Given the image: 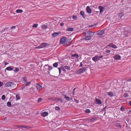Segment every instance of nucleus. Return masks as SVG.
<instances>
[{"label": "nucleus", "mask_w": 131, "mask_h": 131, "mask_svg": "<svg viewBox=\"0 0 131 131\" xmlns=\"http://www.w3.org/2000/svg\"><path fill=\"white\" fill-rule=\"evenodd\" d=\"M6 88L10 87L12 88H14L16 86V84L13 82L9 81L6 82L5 85Z\"/></svg>", "instance_id": "1"}, {"label": "nucleus", "mask_w": 131, "mask_h": 131, "mask_svg": "<svg viewBox=\"0 0 131 131\" xmlns=\"http://www.w3.org/2000/svg\"><path fill=\"white\" fill-rule=\"evenodd\" d=\"M86 68L83 67L79 69L77 71V72L78 74H81L83 73L86 70Z\"/></svg>", "instance_id": "2"}, {"label": "nucleus", "mask_w": 131, "mask_h": 131, "mask_svg": "<svg viewBox=\"0 0 131 131\" xmlns=\"http://www.w3.org/2000/svg\"><path fill=\"white\" fill-rule=\"evenodd\" d=\"M105 30L103 29L101 30H99L97 31V34L99 36V37H101L103 36V35L104 33Z\"/></svg>", "instance_id": "3"}, {"label": "nucleus", "mask_w": 131, "mask_h": 131, "mask_svg": "<svg viewBox=\"0 0 131 131\" xmlns=\"http://www.w3.org/2000/svg\"><path fill=\"white\" fill-rule=\"evenodd\" d=\"M67 42L66 38L63 37L61 38L60 40V43L63 44Z\"/></svg>", "instance_id": "4"}, {"label": "nucleus", "mask_w": 131, "mask_h": 131, "mask_svg": "<svg viewBox=\"0 0 131 131\" xmlns=\"http://www.w3.org/2000/svg\"><path fill=\"white\" fill-rule=\"evenodd\" d=\"M131 33V30H125L124 31V35L126 37H127Z\"/></svg>", "instance_id": "5"}, {"label": "nucleus", "mask_w": 131, "mask_h": 131, "mask_svg": "<svg viewBox=\"0 0 131 131\" xmlns=\"http://www.w3.org/2000/svg\"><path fill=\"white\" fill-rule=\"evenodd\" d=\"M92 60L95 62H96L99 60V58H98V56L96 55L92 58Z\"/></svg>", "instance_id": "6"}, {"label": "nucleus", "mask_w": 131, "mask_h": 131, "mask_svg": "<svg viewBox=\"0 0 131 131\" xmlns=\"http://www.w3.org/2000/svg\"><path fill=\"white\" fill-rule=\"evenodd\" d=\"M45 67H46V69L50 71L53 68V67L52 66L48 65V64L45 65Z\"/></svg>", "instance_id": "7"}, {"label": "nucleus", "mask_w": 131, "mask_h": 131, "mask_svg": "<svg viewBox=\"0 0 131 131\" xmlns=\"http://www.w3.org/2000/svg\"><path fill=\"white\" fill-rule=\"evenodd\" d=\"M87 12L89 14H90L92 13V10L89 6H87L86 8Z\"/></svg>", "instance_id": "8"}, {"label": "nucleus", "mask_w": 131, "mask_h": 131, "mask_svg": "<svg viewBox=\"0 0 131 131\" xmlns=\"http://www.w3.org/2000/svg\"><path fill=\"white\" fill-rule=\"evenodd\" d=\"M71 57L72 59H77L79 57V55L78 54L75 53L72 55Z\"/></svg>", "instance_id": "9"}, {"label": "nucleus", "mask_w": 131, "mask_h": 131, "mask_svg": "<svg viewBox=\"0 0 131 131\" xmlns=\"http://www.w3.org/2000/svg\"><path fill=\"white\" fill-rule=\"evenodd\" d=\"M98 8L100 10V14H101L104 11V8L102 6H99Z\"/></svg>", "instance_id": "10"}, {"label": "nucleus", "mask_w": 131, "mask_h": 131, "mask_svg": "<svg viewBox=\"0 0 131 131\" xmlns=\"http://www.w3.org/2000/svg\"><path fill=\"white\" fill-rule=\"evenodd\" d=\"M114 59L115 60H119L121 59V57L118 54H116V55L113 57Z\"/></svg>", "instance_id": "11"}, {"label": "nucleus", "mask_w": 131, "mask_h": 131, "mask_svg": "<svg viewBox=\"0 0 131 131\" xmlns=\"http://www.w3.org/2000/svg\"><path fill=\"white\" fill-rule=\"evenodd\" d=\"M61 32H54L52 34V36L53 38L56 37L58 36L59 34H61Z\"/></svg>", "instance_id": "12"}, {"label": "nucleus", "mask_w": 131, "mask_h": 131, "mask_svg": "<svg viewBox=\"0 0 131 131\" xmlns=\"http://www.w3.org/2000/svg\"><path fill=\"white\" fill-rule=\"evenodd\" d=\"M107 46L112 47L113 48L116 49L117 48V47L115 45H114L112 43H110Z\"/></svg>", "instance_id": "13"}, {"label": "nucleus", "mask_w": 131, "mask_h": 131, "mask_svg": "<svg viewBox=\"0 0 131 131\" xmlns=\"http://www.w3.org/2000/svg\"><path fill=\"white\" fill-rule=\"evenodd\" d=\"M48 113L46 112H42L41 114V116L43 117H45L48 115Z\"/></svg>", "instance_id": "14"}, {"label": "nucleus", "mask_w": 131, "mask_h": 131, "mask_svg": "<svg viewBox=\"0 0 131 131\" xmlns=\"http://www.w3.org/2000/svg\"><path fill=\"white\" fill-rule=\"evenodd\" d=\"M81 15L83 17L85 18H86V15L84 13V12L83 11H81L80 12Z\"/></svg>", "instance_id": "15"}, {"label": "nucleus", "mask_w": 131, "mask_h": 131, "mask_svg": "<svg viewBox=\"0 0 131 131\" xmlns=\"http://www.w3.org/2000/svg\"><path fill=\"white\" fill-rule=\"evenodd\" d=\"M95 102L96 104H98L100 105L102 103L101 101L99 99L97 98L96 99Z\"/></svg>", "instance_id": "16"}, {"label": "nucleus", "mask_w": 131, "mask_h": 131, "mask_svg": "<svg viewBox=\"0 0 131 131\" xmlns=\"http://www.w3.org/2000/svg\"><path fill=\"white\" fill-rule=\"evenodd\" d=\"M40 46L41 48H43L47 46V43H41Z\"/></svg>", "instance_id": "17"}, {"label": "nucleus", "mask_w": 131, "mask_h": 131, "mask_svg": "<svg viewBox=\"0 0 131 131\" xmlns=\"http://www.w3.org/2000/svg\"><path fill=\"white\" fill-rule=\"evenodd\" d=\"M91 36H85L84 38V39L86 40H91Z\"/></svg>", "instance_id": "18"}, {"label": "nucleus", "mask_w": 131, "mask_h": 131, "mask_svg": "<svg viewBox=\"0 0 131 131\" xmlns=\"http://www.w3.org/2000/svg\"><path fill=\"white\" fill-rule=\"evenodd\" d=\"M37 89L40 91L42 89V86L40 85L39 84L37 83L36 84Z\"/></svg>", "instance_id": "19"}, {"label": "nucleus", "mask_w": 131, "mask_h": 131, "mask_svg": "<svg viewBox=\"0 0 131 131\" xmlns=\"http://www.w3.org/2000/svg\"><path fill=\"white\" fill-rule=\"evenodd\" d=\"M107 95L111 97H112L114 96L113 93L112 92H110L108 93Z\"/></svg>", "instance_id": "20"}, {"label": "nucleus", "mask_w": 131, "mask_h": 131, "mask_svg": "<svg viewBox=\"0 0 131 131\" xmlns=\"http://www.w3.org/2000/svg\"><path fill=\"white\" fill-rule=\"evenodd\" d=\"M96 120V118L94 117H92L89 119L90 122H94Z\"/></svg>", "instance_id": "21"}, {"label": "nucleus", "mask_w": 131, "mask_h": 131, "mask_svg": "<svg viewBox=\"0 0 131 131\" xmlns=\"http://www.w3.org/2000/svg\"><path fill=\"white\" fill-rule=\"evenodd\" d=\"M87 34L89 35L90 36L92 35V36L95 34V33L94 32H87Z\"/></svg>", "instance_id": "22"}, {"label": "nucleus", "mask_w": 131, "mask_h": 131, "mask_svg": "<svg viewBox=\"0 0 131 131\" xmlns=\"http://www.w3.org/2000/svg\"><path fill=\"white\" fill-rule=\"evenodd\" d=\"M16 12L17 13H21L23 12V10L22 9H18L16 10Z\"/></svg>", "instance_id": "23"}, {"label": "nucleus", "mask_w": 131, "mask_h": 131, "mask_svg": "<svg viewBox=\"0 0 131 131\" xmlns=\"http://www.w3.org/2000/svg\"><path fill=\"white\" fill-rule=\"evenodd\" d=\"M23 82L24 83H26L27 82V78L25 77H24L23 78Z\"/></svg>", "instance_id": "24"}, {"label": "nucleus", "mask_w": 131, "mask_h": 131, "mask_svg": "<svg viewBox=\"0 0 131 131\" xmlns=\"http://www.w3.org/2000/svg\"><path fill=\"white\" fill-rule=\"evenodd\" d=\"M67 30L69 31H73V28L69 27L67 28Z\"/></svg>", "instance_id": "25"}, {"label": "nucleus", "mask_w": 131, "mask_h": 131, "mask_svg": "<svg viewBox=\"0 0 131 131\" xmlns=\"http://www.w3.org/2000/svg\"><path fill=\"white\" fill-rule=\"evenodd\" d=\"M6 69L8 71H10L13 70V69L10 67H7Z\"/></svg>", "instance_id": "26"}, {"label": "nucleus", "mask_w": 131, "mask_h": 131, "mask_svg": "<svg viewBox=\"0 0 131 131\" xmlns=\"http://www.w3.org/2000/svg\"><path fill=\"white\" fill-rule=\"evenodd\" d=\"M42 29H45L48 28V26L47 25H43L42 26Z\"/></svg>", "instance_id": "27"}, {"label": "nucleus", "mask_w": 131, "mask_h": 131, "mask_svg": "<svg viewBox=\"0 0 131 131\" xmlns=\"http://www.w3.org/2000/svg\"><path fill=\"white\" fill-rule=\"evenodd\" d=\"M64 98L66 99V100L68 101H70L69 97L68 96H67L66 95H64Z\"/></svg>", "instance_id": "28"}, {"label": "nucleus", "mask_w": 131, "mask_h": 131, "mask_svg": "<svg viewBox=\"0 0 131 131\" xmlns=\"http://www.w3.org/2000/svg\"><path fill=\"white\" fill-rule=\"evenodd\" d=\"M20 97L19 95H16V100H18L20 99Z\"/></svg>", "instance_id": "29"}, {"label": "nucleus", "mask_w": 131, "mask_h": 131, "mask_svg": "<svg viewBox=\"0 0 131 131\" xmlns=\"http://www.w3.org/2000/svg\"><path fill=\"white\" fill-rule=\"evenodd\" d=\"M21 127L23 128H24L26 129H28L30 128V127L28 126H24L23 125H21Z\"/></svg>", "instance_id": "30"}, {"label": "nucleus", "mask_w": 131, "mask_h": 131, "mask_svg": "<svg viewBox=\"0 0 131 131\" xmlns=\"http://www.w3.org/2000/svg\"><path fill=\"white\" fill-rule=\"evenodd\" d=\"M116 126H117L119 128H121L122 127L119 124H118L117 123L116 124Z\"/></svg>", "instance_id": "31"}, {"label": "nucleus", "mask_w": 131, "mask_h": 131, "mask_svg": "<svg viewBox=\"0 0 131 131\" xmlns=\"http://www.w3.org/2000/svg\"><path fill=\"white\" fill-rule=\"evenodd\" d=\"M85 112L87 113H89L91 112V111L89 109H87L85 110Z\"/></svg>", "instance_id": "32"}, {"label": "nucleus", "mask_w": 131, "mask_h": 131, "mask_svg": "<svg viewBox=\"0 0 131 131\" xmlns=\"http://www.w3.org/2000/svg\"><path fill=\"white\" fill-rule=\"evenodd\" d=\"M53 66L54 67H57L58 65L57 62H56L53 64Z\"/></svg>", "instance_id": "33"}, {"label": "nucleus", "mask_w": 131, "mask_h": 131, "mask_svg": "<svg viewBox=\"0 0 131 131\" xmlns=\"http://www.w3.org/2000/svg\"><path fill=\"white\" fill-rule=\"evenodd\" d=\"M7 105L8 106L10 107L11 106V103L10 102H8L7 103Z\"/></svg>", "instance_id": "34"}, {"label": "nucleus", "mask_w": 131, "mask_h": 131, "mask_svg": "<svg viewBox=\"0 0 131 131\" xmlns=\"http://www.w3.org/2000/svg\"><path fill=\"white\" fill-rule=\"evenodd\" d=\"M19 71V69L17 67L15 68V70H14V71L15 72H18Z\"/></svg>", "instance_id": "35"}, {"label": "nucleus", "mask_w": 131, "mask_h": 131, "mask_svg": "<svg viewBox=\"0 0 131 131\" xmlns=\"http://www.w3.org/2000/svg\"><path fill=\"white\" fill-rule=\"evenodd\" d=\"M124 96L125 97H126L129 96V94L127 93H125L124 94Z\"/></svg>", "instance_id": "36"}, {"label": "nucleus", "mask_w": 131, "mask_h": 131, "mask_svg": "<svg viewBox=\"0 0 131 131\" xmlns=\"http://www.w3.org/2000/svg\"><path fill=\"white\" fill-rule=\"evenodd\" d=\"M31 83V82H26V83H25V86H27L29 85V84H30Z\"/></svg>", "instance_id": "37"}, {"label": "nucleus", "mask_w": 131, "mask_h": 131, "mask_svg": "<svg viewBox=\"0 0 131 131\" xmlns=\"http://www.w3.org/2000/svg\"><path fill=\"white\" fill-rule=\"evenodd\" d=\"M64 67H65V69H66L67 70H70V67H69L68 66H66Z\"/></svg>", "instance_id": "38"}, {"label": "nucleus", "mask_w": 131, "mask_h": 131, "mask_svg": "<svg viewBox=\"0 0 131 131\" xmlns=\"http://www.w3.org/2000/svg\"><path fill=\"white\" fill-rule=\"evenodd\" d=\"M126 81L127 82L131 81V77L127 79L126 80Z\"/></svg>", "instance_id": "39"}, {"label": "nucleus", "mask_w": 131, "mask_h": 131, "mask_svg": "<svg viewBox=\"0 0 131 131\" xmlns=\"http://www.w3.org/2000/svg\"><path fill=\"white\" fill-rule=\"evenodd\" d=\"M55 109L57 111L60 110V108L59 107H58L56 106L55 108Z\"/></svg>", "instance_id": "40"}, {"label": "nucleus", "mask_w": 131, "mask_h": 131, "mask_svg": "<svg viewBox=\"0 0 131 131\" xmlns=\"http://www.w3.org/2000/svg\"><path fill=\"white\" fill-rule=\"evenodd\" d=\"M120 110L122 111H125L124 108L123 106H122L121 107Z\"/></svg>", "instance_id": "41"}, {"label": "nucleus", "mask_w": 131, "mask_h": 131, "mask_svg": "<svg viewBox=\"0 0 131 131\" xmlns=\"http://www.w3.org/2000/svg\"><path fill=\"white\" fill-rule=\"evenodd\" d=\"M5 96L4 95H2V100H4L5 99Z\"/></svg>", "instance_id": "42"}, {"label": "nucleus", "mask_w": 131, "mask_h": 131, "mask_svg": "<svg viewBox=\"0 0 131 131\" xmlns=\"http://www.w3.org/2000/svg\"><path fill=\"white\" fill-rule=\"evenodd\" d=\"M38 26V25L37 24H34L32 26L33 27H36Z\"/></svg>", "instance_id": "43"}, {"label": "nucleus", "mask_w": 131, "mask_h": 131, "mask_svg": "<svg viewBox=\"0 0 131 131\" xmlns=\"http://www.w3.org/2000/svg\"><path fill=\"white\" fill-rule=\"evenodd\" d=\"M111 51L110 50L106 49L105 50V52L106 53H109Z\"/></svg>", "instance_id": "44"}, {"label": "nucleus", "mask_w": 131, "mask_h": 131, "mask_svg": "<svg viewBox=\"0 0 131 131\" xmlns=\"http://www.w3.org/2000/svg\"><path fill=\"white\" fill-rule=\"evenodd\" d=\"M123 16V14L122 13H120L119 14V16L121 18Z\"/></svg>", "instance_id": "45"}, {"label": "nucleus", "mask_w": 131, "mask_h": 131, "mask_svg": "<svg viewBox=\"0 0 131 131\" xmlns=\"http://www.w3.org/2000/svg\"><path fill=\"white\" fill-rule=\"evenodd\" d=\"M73 18L74 19H76L77 18V17L76 16H72Z\"/></svg>", "instance_id": "46"}, {"label": "nucleus", "mask_w": 131, "mask_h": 131, "mask_svg": "<svg viewBox=\"0 0 131 131\" xmlns=\"http://www.w3.org/2000/svg\"><path fill=\"white\" fill-rule=\"evenodd\" d=\"M21 125H15L14 126L15 127H17L18 128H20L21 127Z\"/></svg>", "instance_id": "47"}, {"label": "nucleus", "mask_w": 131, "mask_h": 131, "mask_svg": "<svg viewBox=\"0 0 131 131\" xmlns=\"http://www.w3.org/2000/svg\"><path fill=\"white\" fill-rule=\"evenodd\" d=\"M74 101L75 102H76L77 103H78L79 102V101L78 100H76V99H74Z\"/></svg>", "instance_id": "48"}, {"label": "nucleus", "mask_w": 131, "mask_h": 131, "mask_svg": "<svg viewBox=\"0 0 131 131\" xmlns=\"http://www.w3.org/2000/svg\"><path fill=\"white\" fill-rule=\"evenodd\" d=\"M42 99L41 98H39L38 99V102H40L42 100Z\"/></svg>", "instance_id": "49"}, {"label": "nucleus", "mask_w": 131, "mask_h": 131, "mask_svg": "<svg viewBox=\"0 0 131 131\" xmlns=\"http://www.w3.org/2000/svg\"><path fill=\"white\" fill-rule=\"evenodd\" d=\"M3 85V83L0 82V87L2 86Z\"/></svg>", "instance_id": "50"}, {"label": "nucleus", "mask_w": 131, "mask_h": 131, "mask_svg": "<svg viewBox=\"0 0 131 131\" xmlns=\"http://www.w3.org/2000/svg\"><path fill=\"white\" fill-rule=\"evenodd\" d=\"M103 57V56H98V58H99V60L101 58H102Z\"/></svg>", "instance_id": "51"}, {"label": "nucleus", "mask_w": 131, "mask_h": 131, "mask_svg": "<svg viewBox=\"0 0 131 131\" xmlns=\"http://www.w3.org/2000/svg\"><path fill=\"white\" fill-rule=\"evenodd\" d=\"M35 49H40L41 48L40 45L38 47H35Z\"/></svg>", "instance_id": "52"}, {"label": "nucleus", "mask_w": 131, "mask_h": 131, "mask_svg": "<svg viewBox=\"0 0 131 131\" xmlns=\"http://www.w3.org/2000/svg\"><path fill=\"white\" fill-rule=\"evenodd\" d=\"M58 100L59 101H60L61 102H62V99H60V98H58Z\"/></svg>", "instance_id": "53"}, {"label": "nucleus", "mask_w": 131, "mask_h": 131, "mask_svg": "<svg viewBox=\"0 0 131 131\" xmlns=\"http://www.w3.org/2000/svg\"><path fill=\"white\" fill-rule=\"evenodd\" d=\"M58 69L59 70V73L60 74V73H61V69H60V68H58Z\"/></svg>", "instance_id": "54"}, {"label": "nucleus", "mask_w": 131, "mask_h": 131, "mask_svg": "<svg viewBox=\"0 0 131 131\" xmlns=\"http://www.w3.org/2000/svg\"><path fill=\"white\" fill-rule=\"evenodd\" d=\"M61 69L63 71H65L64 68L63 67H61Z\"/></svg>", "instance_id": "55"}, {"label": "nucleus", "mask_w": 131, "mask_h": 131, "mask_svg": "<svg viewBox=\"0 0 131 131\" xmlns=\"http://www.w3.org/2000/svg\"><path fill=\"white\" fill-rule=\"evenodd\" d=\"M95 25H96L94 24V25H90L89 26V27H92L94 26Z\"/></svg>", "instance_id": "56"}, {"label": "nucleus", "mask_w": 131, "mask_h": 131, "mask_svg": "<svg viewBox=\"0 0 131 131\" xmlns=\"http://www.w3.org/2000/svg\"><path fill=\"white\" fill-rule=\"evenodd\" d=\"M80 67H83V64H82V62H81L80 63Z\"/></svg>", "instance_id": "57"}, {"label": "nucleus", "mask_w": 131, "mask_h": 131, "mask_svg": "<svg viewBox=\"0 0 131 131\" xmlns=\"http://www.w3.org/2000/svg\"><path fill=\"white\" fill-rule=\"evenodd\" d=\"M25 87V86H22L21 88V89H22V90H23V89H24V88Z\"/></svg>", "instance_id": "58"}, {"label": "nucleus", "mask_w": 131, "mask_h": 131, "mask_svg": "<svg viewBox=\"0 0 131 131\" xmlns=\"http://www.w3.org/2000/svg\"><path fill=\"white\" fill-rule=\"evenodd\" d=\"M4 64L5 65H6L7 64H8V63L6 62H4Z\"/></svg>", "instance_id": "59"}, {"label": "nucleus", "mask_w": 131, "mask_h": 131, "mask_svg": "<svg viewBox=\"0 0 131 131\" xmlns=\"http://www.w3.org/2000/svg\"><path fill=\"white\" fill-rule=\"evenodd\" d=\"M75 89H76V88H74V89L73 90V94H74V90H75Z\"/></svg>", "instance_id": "60"}, {"label": "nucleus", "mask_w": 131, "mask_h": 131, "mask_svg": "<svg viewBox=\"0 0 131 131\" xmlns=\"http://www.w3.org/2000/svg\"><path fill=\"white\" fill-rule=\"evenodd\" d=\"M64 25V24L63 23H61L60 25L61 26H63Z\"/></svg>", "instance_id": "61"}, {"label": "nucleus", "mask_w": 131, "mask_h": 131, "mask_svg": "<svg viewBox=\"0 0 131 131\" xmlns=\"http://www.w3.org/2000/svg\"><path fill=\"white\" fill-rule=\"evenodd\" d=\"M15 28V26H12L11 27V28L12 29H13V28Z\"/></svg>", "instance_id": "62"}, {"label": "nucleus", "mask_w": 131, "mask_h": 131, "mask_svg": "<svg viewBox=\"0 0 131 131\" xmlns=\"http://www.w3.org/2000/svg\"><path fill=\"white\" fill-rule=\"evenodd\" d=\"M129 105L131 106V101H130L129 102Z\"/></svg>", "instance_id": "63"}, {"label": "nucleus", "mask_w": 131, "mask_h": 131, "mask_svg": "<svg viewBox=\"0 0 131 131\" xmlns=\"http://www.w3.org/2000/svg\"><path fill=\"white\" fill-rule=\"evenodd\" d=\"M95 12L97 13H98L99 12V11H96Z\"/></svg>", "instance_id": "64"}]
</instances>
